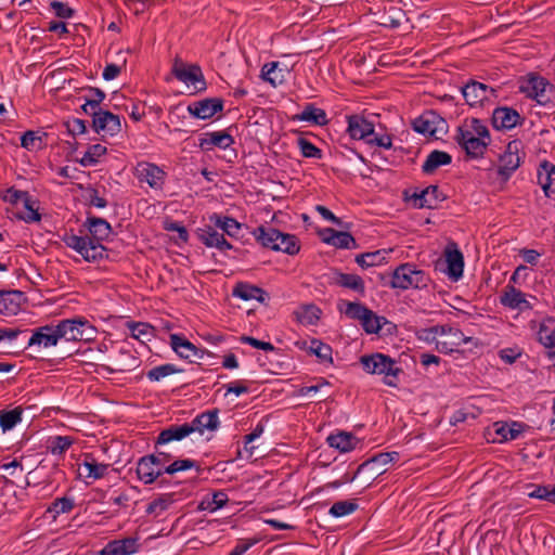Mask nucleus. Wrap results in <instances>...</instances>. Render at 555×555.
<instances>
[{
  "label": "nucleus",
  "instance_id": "obj_13",
  "mask_svg": "<svg viewBox=\"0 0 555 555\" xmlns=\"http://www.w3.org/2000/svg\"><path fill=\"white\" fill-rule=\"evenodd\" d=\"M171 72L178 80L193 85L198 92L207 88L202 68L196 64L186 67L180 59H176Z\"/></svg>",
  "mask_w": 555,
  "mask_h": 555
},
{
  "label": "nucleus",
  "instance_id": "obj_60",
  "mask_svg": "<svg viewBox=\"0 0 555 555\" xmlns=\"http://www.w3.org/2000/svg\"><path fill=\"white\" fill-rule=\"evenodd\" d=\"M494 426L496 427L495 433L501 436L503 440L516 439L520 434V429L516 428V426H519L517 423H513L512 426L495 423Z\"/></svg>",
  "mask_w": 555,
  "mask_h": 555
},
{
  "label": "nucleus",
  "instance_id": "obj_58",
  "mask_svg": "<svg viewBox=\"0 0 555 555\" xmlns=\"http://www.w3.org/2000/svg\"><path fill=\"white\" fill-rule=\"evenodd\" d=\"M343 305H346L345 314L353 320H359L361 322L362 315L369 313V308L363 306L360 302H351V301H341Z\"/></svg>",
  "mask_w": 555,
  "mask_h": 555
},
{
  "label": "nucleus",
  "instance_id": "obj_51",
  "mask_svg": "<svg viewBox=\"0 0 555 555\" xmlns=\"http://www.w3.org/2000/svg\"><path fill=\"white\" fill-rule=\"evenodd\" d=\"M278 68V63L272 62L270 64H266L262 67L261 76L262 78L270 82L273 87H276L278 85L283 82V74L281 69Z\"/></svg>",
  "mask_w": 555,
  "mask_h": 555
},
{
  "label": "nucleus",
  "instance_id": "obj_39",
  "mask_svg": "<svg viewBox=\"0 0 555 555\" xmlns=\"http://www.w3.org/2000/svg\"><path fill=\"white\" fill-rule=\"evenodd\" d=\"M388 253L385 249H379L370 253H363L356 256V262L363 269L380 266L386 262V255Z\"/></svg>",
  "mask_w": 555,
  "mask_h": 555
},
{
  "label": "nucleus",
  "instance_id": "obj_55",
  "mask_svg": "<svg viewBox=\"0 0 555 555\" xmlns=\"http://www.w3.org/2000/svg\"><path fill=\"white\" fill-rule=\"evenodd\" d=\"M196 467L199 470L198 464L194 460L185 459V460H176L171 464L167 465L164 470L168 475H173L178 472L188 470Z\"/></svg>",
  "mask_w": 555,
  "mask_h": 555
},
{
  "label": "nucleus",
  "instance_id": "obj_33",
  "mask_svg": "<svg viewBox=\"0 0 555 555\" xmlns=\"http://www.w3.org/2000/svg\"><path fill=\"white\" fill-rule=\"evenodd\" d=\"M23 293L21 291H0V313L15 315L21 309Z\"/></svg>",
  "mask_w": 555,
  "mask_h": 555
},
{
  "label": "nucleus",
  "instance_id": "obj_42",
  "mask_svg": "<svg viewBox=\"0 0 555 555\" xmlns=\"http://www.w3.org/2000/svg\"><path fill=\"white\" fill-rule=\"evenodd\" d=\"M23 409L22 406H16L13 410L0 411V426L3 431L11 430L22 421Z\"/></svg>",
  "mask_w": 555,
  "mask_h": 555
},
{
  "label": "nucleus",
  "instance_id": "obj_48",
  "mask_svg": "<svg viewBox=\"0 0 555 555\" xmlns=\"http://www.w3.org/2000/svg\"><path fill=\"white\" fill-rule=\"evenodd\" d=\"M358 509V504L353 500L338 501L335 502L328 513L335 518H340L352 514Z\"/></svg>",
  "mask_w": 555,
  "mask_h": 555
},
{
  "label": "nucleus",
  "instance_id": "obj_54",
  "mask_svg": "<svg viewBox=\"0 0 555 555\" xmlns=\"http://www.w3.org/2000/svg\"><path fill=\"white\" fill-rule=\"evenodd\" d=\"M297 145L300 150V153L304 157L307 158H322V151L317 147L312 142L305 138H298Z\"/></svg>",
  "mask_w": 555,
  "mask_h": 555
},
{
  "label": "nucleus",
  "instance_id": "obj_64",
  "mask_svg": "<svg viewBox=\"0 0 555 555\" xmlns=\"http://www.w3.org/2000/svg\"><path fill=\"white\" fill-rule=\"evenodd\" d=\"M403 195L405 199L413 202L414 208H425V206H428L427 204H430V202H426V199H424L422 190H418L417 188H415L412 192L411 190H405Z\"/></svg>",
  "mask_w": 555,
  "mask_h": 555
},
{
  "label": "nucleus",
  "instance_id": "obj_37",
  "mask_svg": "<svg viewBox=\"0 0 555 555\" xmlns=\"http://www.w3.org/2000/svg\"><path fill=\"white\" fill-rule=\"evenodd\" d=\"M210 222L214 223L216 228H219L227 233L229 236H237L241 231V223L237 222L234 218L228 216H221L218 214H214L210 216Z\"/></svg>",
  "mask_w": 555,
  "mask_h": 555
},
{
  "label": "nucleus",
  "instance_id": "obj_2",
  "mask_svg": "<svg viewBox=\"0 0 555 555\" xmlns=\"http://www.w3.org/2000/svg\"><path fill=\"white\" fill-rule=\"evenodd\" d=\"M254 235L263 247L275 251L296 255L300 249L299 242L295 235L283 233L273 227L260 225L254 231Z\"/></svg>",
  "mask_w": 555,
  "mask_h": 555
},
{
  "label": "nucleus",
  "instance_id": "obj_29",
  "mask_svg": "<svg viewBox=\"0 0 555 555\" xmlns=\"http://www.w3.org/2000/svg\"><path fill=\"white\" fill-rule=\"evenodd\" d=\"M538 183L541 185L546 197L555 193V165L548 160L540 163L538 169Z\"/></svg>",
  "mask_w": 555,
  "mask_h": 555
},
{
  "label": "nucleus",
  "instance_id": "obj_23",
  "mask_svg": "<svg viewBox=\"0 0 555 555\" xmlns=\"http://www.w3.org/2000/svg\"><path fill=\"white\" fill-rule=\"evenodd\" d=\"M347 131L351 139L365 140L374 135V125L361 115H350L347 117Z\"/></svg>",
  "mask_w": 555,
  "mask_h": 555
},
{
  "label": "nucleus",
  "instance_id": "obj_7",
  "mask_svg": "<svg viewBox=\"0 0 555 555\" xmlns=\"http://www.w3.org/2000/svg\"><path fill=\"white\" fill-rule=\"evenodd\" d=\"M435 269L446 273L452 281H459L463 275L464 257L455 243L447 245L443 258L435 263Z\"/></svg>",
  "mask_w": 555,
  "mask_h": 555
},
{
  "label": "nucleus",
  "instance_id": "obj_28",
  "mask_svg": "<svg viewBox=\"0 0 555 555\" xmlns=\"http://www.w3.org/2000/svg\"><path fill=\"white\" fill-rule=\"evenodd\" d=\"M323 242L333 245L336 248H357L358 244L354 237L345 231H336L332 228H326L321 232Z\"/></svg>",
  "mask_w": 555,
  "mask_h": 555
},
{
  "label": "nucleus",
  "instance_id": "obj_25",
  "mask_svg": "<svg viewBox=\"0 0 555 555\" xmlns=\"http://www.w3.org/2000/svg\"><path fill=\"white\" fill-rule=\"evenodd\" d=\"M197 238L207 247H216L219 250L231 249L232 245L211 225L199 228L196 231Z\"/></svg>",
  "mask_w": 555,
  "mask_h": 555
},
{
  "label": "nucleus",
  "instance_id": "obj_14",
  "mask_svg": "<svg viewBox=\"0 0 555 555\" xmlns=\"http://www.w3.org/2000/svg\"><path fill=\"white\" fill-rule=\"evenodd\" d=\"M522 90L540 105L545 106L555 101V86L542 77L531 78Z\"/></svg>",
  "mask_w": 555,
  "mask_h": 555
},
{
  "label": "nucleus",
  "instance_id": "obj_34",
  "mask_svg": "<svg viewBox=\"0 0 555 555\" xmlns=\"http://www.w3.org/2000/svg\"><path fill=\"white\" fill-rule=\"evenodd\" d=\"M327 443L340 452H349L357 447L359 440L351 433L338 431L327 437Z\"/></svg>",
  "mask_w": 555,
  "mask_h": 555
},
{
  "label": "nucleus",
  "instance_id": "obj_6",
  "mask_svg": "<svg viewBox=\"0 0 555 555\" xmlns=\"http://www.w3.org/2000/svg\"><path fill=\"white\" fill-rule=\"evenodd\" d=\"M60 338L68 341H89L96 336V328L82 317L62 320L57 323Z\"/></svg>",
  "mask_w": 555,
  "mask_h": 555
},
{
  "label": "nucleus",
  "instance_id": "obj_27",
  "mask_svg": "<svg viewBox=\"0 0 555 555\" xmlns=\"http://www.w3.org/2000/svg\"><path fill=\"white\" fill-rule=\"evenodd\" d=\"M170 346L180 358L191 362L193 361L192 358H202L205 353L204 350H199L190 340L178 334L170 335Z\"/></svg>",
  "mask_w": 555,
  "mask_h": 555
},
{
  "label": "nucleus",
  "instance_id": "obj_61",
  "mask_svg": "<svg viewBox=\"0 0 555 555\" xmlns=\"http://www.w3.org/2000/svg\"><path fill=\"white\" fill-rule=\"evenodd\" d=\"M128 327L131 332L132 337H134L137 339L149 338L153 332V326L147 323H143V322L129 323Z\"/></svg>",
  "mask_w": 555,
  "mask_h": 555
},
{
  "label": "nucleus",
  "instance_id": "obj_46",
  "mask_svg": "<svg viewBox=\"0 0 555 555\" xmlns=\"http://www.w3.org/2000/svg\"><path fill=\"white\" fill-rule=\"evenodd\" d=\"M26 212L23 216H20L27 223L38 222L41 220V215L38 212V201L34 199L29 193H27L26 197L22 201Z\"/></svg>",
  "mask_w": 555,
  "mask_h": 555
},
{
  "label": "nucleus",
  "instance_id": "obj_38",
  "mask_svg": "<svg viewBox=\"0 0 555 555\" xmlns=\"http://www.w3.org/2000/svg\"><path fill=\"white\" fill-rule=\"evenodd\" d=\"M335 284L352 289L361 295H364L365 293L364 282L362 278L357 274L337 272L335 276Z\"/></svg>",
  "mask_w": 555,
  "mask_h": 555
},
{
  "label": "nucleus",
  "instance_id": "obj_4",
  "mask_svg": "<svg viewBox=\"0 0 555 555\" xmlns=\"http://www.w3.org/2000/svg\"><path fill=\"white\" fill-rule=\"evenodd\" d=\"M154 447L155 454L144 455L137 463V476L145 485L155 482L163 474H166L164 468L172 459L170 452L159 449L160 446L155 443Z\"/></svg>",
  "mask_w": 555,
  "mask_h": 555
},
{
  "label": "nucleus",
  "instance_id": "obj_24",
  "mask_svg": "<svg viewBox=\"0 0 555 555\" xmlns=\"http://www.w3.org/2000/svg\"><path fill=\"white\" fill-rule=\"evenodd\" d=\"M140 360L129 350H120L117 357L111 360V366L102 365L111 373H126L139 367Z\"/></svg>",
  "mask_w": 555,
  "mask_h": 555
},
{
  "label": "nucleus",
  "instance_id": "obj_5",
  "mask_svg": "<svg viewBox=\"0 0 555 555\" xmlns=\"http://www.w3.org/2000/svg\"><path fill=\"white\" fill-rule=\"evenodd\" d=\"M429 278L423 271L416 268L415 264L406 262L397 267L389 281L391 288H399L402 291L409 288H424L428 285Z\"/></svg>",
  "mask_w": 555,
  "mask_h": 555
},
{
  "label": "nucleus",
  "instance_id": "obj_47",
  "mask_svg": "<svg viewBox=\"0 0 555 555\" xmlns=\"http://www.w3.org/2000/svg\"><path fill=\"white\" fill-rule=\"evenodd\" d=\"M183 372L182 369L177 367L175 364L167 363L162 364L158 366H155L146 372V377L151 382H159L165 377H168L169 375H172L175 373H181Z\"/></svg>",
  "mask_w": 555,
  "mask_h": 555
},
{
  "label": "nucleus",
  "instance_id": "obj_35",
  "mask_svg": "<svg viewBox=\"0 0 555 555\" xmlns=\"http://www.w3.org/2000/svg\"><path fill=\"white\" fill-rule=\"evenodd\" d=\"M295 120L308 121L317 126H325L328 122L324 109L307 104L300 114L294 117Z\"/></svg>",
  "mask_w": 555,
  "mask_h": 555
},
{
  "label": "nucleus",
  "instance_id": "obj_45",
  "mask_svg": "<svg viewBox=\"0 0 555 555\" xmlns=\"http://www.w3.org/2000/svg\"><path fill=\"white\" fill-rule=\"evenodd\" d=\"M173 502V494H163L147 505L146 513L158 517L163 512L167 511Z\"/></svg>",
  "mask_w": 555,
  "mask_h": 555
},
{
  "label": "nucleus",
  "instance_id": "obj_56",
  "mask_svg": "<svg viewBox=\"0 0 555 555\" xmlns=\"http://www.w3.org/2000/svg\"><path fill=\"white\" fill-rule=\"evenodd\" d=\"M422 194L426 202H430L429 206H425V208L434 209L437 207L438 203L444 199L442 193L440 192L438 185H429L422 190Z\"/></svg>",
  "mask_w": 555,
  "mask_h": 555
},
{
  "label": "nucleus",
  "instance_id": "obj_20",
  "mask_svg": "<svg viewBox=\"0 0 555 555\" xmlns=\"http://www.w3.org/2000/svg\"><path fill=\"white\" fill-rule=\"evenodd\" d=\"M524 119L519 113L512 107H496L492 113V126L498 130H509L521 124Z\"/></svg>",
  "mask_w": 555,
  "mask_h": 555
},
{
  "label": "nucleus",
  "instance_id": "obj_1",
  "mask_svg": "<svg viewBox=\"0 0 555 555\" xmlns=\"http://www.w3.org/2000/svg\"><path fill=\"white\" fill-rule=\"evenodd\" d=\"M219 410L214 409L196 415L190 423L171 425L163 429L157 438V446H166L171 441H180L193 433L204 435L206 430L215 431L220 426Z\"/></svg>",
  "mask_w": 555,
  "mask_h": 555
},
{
  "label": "nucleus",
  "instance_id": "obj_30",
  "mask_svg": "<svg viewBox=\"0 0 555 555\" xmlns=\"http://www.w3.org/2000/svg\"><path fill=\"white\" fill-rule=\"evenodd\" d=\"M232 295L243 300L256 299L261 304H267L269 300V295L264 289L244 282H240L234 286Z\"/></svg>",
  "mask_w": 555,
  "mask_h": 555
},
{
  "label": "nucleus",
  "instance_id": "obj_40",
  "mask_svg": "<svg viewBox=\"0 0 555 555\" xmlns=\"http://www.w3.org/2000/svg\"><path fill=\"white\" fill-rule=\"evenodd\" d=\"M44 138H47V133H39V131L28 130L21 138L22 147L28 151H39L42 150L46 145Z\"/></svg>",
  "mask_w": 555,
  "mask_h": 555
},
{
  "label": "nucleus",
  "instance_id": "obj_63",
  "mask_svg": "<svg viewBox=\"0 0 555 555\" xmlns=\"http://www.w3.org/2000/svg\"><path fill=\"white\" fill-rule=\"evenodd\" d=\"M528 495L530 498H535L555 503V486L553 488H548L547 486H539Z\"/></svg>",
  "mask_w": 555,
  "mask_h": 555
},
{
  "label": "nucleus",
  "instance_id": "obj_17",
  "mask_svg": "<svg viewBox=\"0 0 555 555\" xmlns=\"http://www.w3.org/2000/svg\"><path fill=\"white\" fill-rule=\"evenodd\" d=\"M461 90L469 106L482 105L490 96H496V91L493 88L476 80L468 81Z\"/></svg>",
  "mask_w": 555,
  "mask_h": 555
},
{
  "label": "nucleus",
  "instance_id": "obj_52",
  "mask_svg": "<svg viewBox=\"0 0 555 555\" xmlns=\"http://www.w3.org/2000/svg\"><path fill=\"white\" fill-rule=\"evenodd\" d=\"M310 351L315 354L322 362H333L332 347L319 339L311 340Z\"/></svg>",
  "mask_w": 555,
  "mask_h": 555
},
{
  "label": "nucleus",
  "instance_id": "obj_44",
  "mask_svg": "<svg viewBox=\"0 0 555 555\" xmlns=\"http://www.w3.org/2000/svg\"><path fill=\"white\" fill-rule=\"evenodd\" d=\"M385 323H387L386 318L376 315L372 310L363 314L361 320V325L367 334H377Z\"/></svg>",
  "mask_w": 555,
  "mask_h": 555
},
{
  "label": "nucleus",
  "instance_id": "obj_15",
  "mask_svg": "<svg viewBox=\"0 0 555 555\" xmlns=\"http://www.w3.org/2000/svg\"><path fill=\"white\" fill-rule=\"evenodd\" d=\"M455 141L472 158L481 157L487 150L490 141L476 137L473 131L459 127L456 130Z\"/></svg>",
  "mask_w": 555,
  "mask_h": 555
},
{
  "label": "nucleus",
  "instance_id": "obj_8",
  "mask_svg": "<svg viewBox=\"0 0 555 555\" xmlns=\"http://www.w3.org/2000/svg\"><path fill=\"white\" fill-rule=\"evenodd\" d=\"M524 144L520 140H513L508 142L504 153L500 156L498 175L504 181H507L514 171H516L520 166L522 158L525 157V153L520 154Z\"/></svg>",
  "mask_w": 555,
  "mask_h": 555
},
{
  "label": "nucleus",
  "instance_id": "obj_11",
  "mask_svg": "<svg viewBox=\"0 0 555 555\" xmlns=\"http://www.w3.org/2000/svg\"><path fill=\"white\" fill-rule=\"evenodd\" d=\"M400 455L396 451L380 452L364 463H369L370 467L366 468V473L363 475L361 486L367 488L371 483L380 475L387 472V465L395 463L399 460Z\"/></svg>",
  "mask_w": 555,
  "mask_h": 555
},
{
  "label": "nucleus",
  "instance_id": "obj_59",
  "mask_svg": "<svg viewBox=\"0 0 555 555\" xmlns=\"http://www.w3.org/2000/svg\"><path fill=\"white\" fill-rule=\"evenodd\" d=\"M74 443V439L69 436H56L51 442V453L54 455L63 454Z\"/></svg>",
  "mask_w": 555,
  "mask_h": 555
},
{
  "label": "nucleus",
  "instance_id": "obj_26",
  "mask_svg": "<svg viewBox=\"0 0 555 555\" xmlns=\"http://www.w3.org/2000/svg\"><path fill=\"white\" fill-rule=\"evenodd\" d=\"M501 304L511 309H518L520 311L531 310L532 304L527 298V295L514 286H506L504 294L501 296Z\"/></svg>",
  "mask_w": 555,
  "mask_h": 555
},
{
  "label": "nucleus",
  "instance_id": "obj_18",
  "mask_svg": "<svg viewBox=\"0 0 555 555\" xmlns=\"http://www.w3.org/2000/svg\"><path fill=\"white\" fill-rule=\"evenodd\" d=\"M92 127L96 133L114 135L120 131L121 124L118 115L99 109L92 112Z\"/></svg>",
  "mask_w": 555,
  "mask_h": 555
},
{
  "label": "nucleus",
  "instance_id": "obj_9",
  "mask_svg": "<svg viewBox=\"0 0 555 555\" xmlns=\"http://www.w3.org/2000/svg\"><path fill=\"white\" fill-rule=\"evenodd\" d=\"M64 244L76 250L78 254L82 256V258L88 262L98 261L107 257L106 248H100L94 246L93 243L90 242L89 236H80L74 233H66L62 237Z\"/></svg>",
  "mask_w": 555,
  "mask_h": 555
},
{
  "label": "nucleus",
  "instance_id": "obj_53",
  "mask_svg": "<svg viewBox=\"0 0 555 555\" xmlns=\"http://www.w3.org/2000/svg\"><path fill=\"white\" fill-rule=\"evenodd\" d=\"M321 310L314 306H305L300 312L297 313L298 320L308 325L315 324L320 319Z\"/></svg>",
  "mask_w": 555,
  "mask_h": 555
},
{
  "label": "nucleus",
  "instance_id": "obj_49",
  "mask_svg": "<svg viewBox=\"0 0 555 555\" xmlns=\"http://www.w3.org/2000/svg\"><path fill=\"white\" fill-rule=\"evenodd\" d=\"M429 333H441V334H452V340H451V345H453L456 349L462 346V345H465L467 344L470 338L469 337H465L464 334L460 331V330H456V328H453V327H448L446 328V326H435V327H431L430 330H428Z\"/></svg>",
  "mask_w": 555,
  "mask_h": 555
},
{
  "label": "nucleus",
  "instance_id": "obj_19",
  "mask_svg": "<svg viewBox=\"0 0 555 555\" xmlns=\"http://www.w3.org/2000/svg\"><path fill=\"white\" fill-rule=\"evenodd\" d=\"M222 109L223 100L220 98H207L188 106V112L198 119H209Z\"/></svg>",
  "mask_w": 555,
  "mask_h": 555
},
{
  "label": "nucleus",
  "instance_id": "obj_62",
  "mask_svg": "<svg viewBox=\"0 0 555 555\" xmlns=\"http://www.w3.org/2000/svg\"><path fill=\"white\" fill-rule=\"evenodd\" d=\"M74 508V502L72 499L63 496L61 499L54 500V502L49 507V512H53L56 515L69 513Z\"/></svg>",
  "mask_w": 555,
  "mask_h": 555
},
{
  "label": "nucleus",
  "instance_id": "obj_50",
  "mask_svg": "<svg viewBox=\"0 0 555 555\" xmlns=\"http://www.w3.org/2000/svg\"><path fill=\"white\" fill-rule=\"evenodd\" d=\"M538 339L546 348L555 347V325L553 323H541Z\"/></svg>",
  "mask_w": 555,
  "mask_h": 555
},
{
  "label": "nucleus",
  "instance_id": "obj_12",
  "mask_svg": "<svg viewBox=\"0 0 555 555\" xmlns=\"http://www.w3.org/2000/svg\"><path fill=\"white\" fill-rule=\"evenodd\" d=\"M412 128L421 134L437 137L447 131L448 124L436 112L426 111L412 121Z\"/></svg>",
  "mask_w": 555,
  "mask_h": 555
},
{
  "label": "nucleus",
  "instance_id": "obj_31",
  "mask_svg": "<svg viewBox=\"0 0 555 555\" xmlns=\"http://www.w3.org/2000/svg\"><path fill=\"white\" fill-rule=\"evenodd\" d=\"M138 548V539L125 538L108 542L101 553L102 555H131L134 554Z\"/></svg>",
  "mask_w": 555,
  "mask_h": 555
},
{
  "label": "nucleus",
  "instance_id": "obj_16",
  "mask_svg": "<svg viewBox=\"0 0 555 555\" xmlns=\"http://www.w3.org/2000/svg\"><path fill=\"white\" fill-rule=\"evenodd\" d=\"M31 335L27 337V348H50L56 346L60 338L57 324H47L29 331Z\"/></svg>",
  "mask_w": 555,
  "mask_h": 555
},
{
  "label": "nucleus",
  "instance_id": "obj_57",
  "mask_svg": "<svg viewBox=\"0 0 555 555\" xmlns=\"http://www.w3.org/2000/svg\"><path fill=\"white\" fill-rule=\"evenodd\" d=\"M464 128L466 130L473 131L476 137L490 141V132L482 120L478 118H470L468 121H466Z\"/></svg>",
  "mask_w": 555,
  "mask_h": 555
},
{
  "label": "nucleus",
  "instance_id": "obj_36",
  "mask_svg": "<svg viewBox=\"0 0 555 555\" xmlns=\"http://www.w3.org/2000/svg\"><path fill=\"white\" fill-rule=\"evenodd\" d=\"M452 157L449 153L435 150L429 153L422 166V170L426 175L434 173L440 166L451 164Z\"/></svg>",
  "mask_w": 555,
  "mask_h": 555
},
{
  "label": "nucleus",
  "instance_id": "obj_3",
  "mask_svg": "<svg viewBox=\"0 0 555 555\" xmlns=\"http://www.w3.org/2000/svg\"><path fill=\"white\" fill-rule=\"evenodd\" d=\"M363 370L369 374L384 375V384L389 387L398 386V376L402 373L396 361L384 353L365 354L360 358Z\"/></svg>",
  "mask_w": 555,
  "mask_h": 555
},
{
  "label": "nucleus",
  "instance_id": "obj_10",
  "mask_svg": "<svg viewBox=\"0 0 555 555\" xmlns=\"http://www.w3.org/2000/svg\"><path fill=\"white\" fill-rule=\"evenodd\" d=\"M29 330L0 327V344H4L0 353L17 356L27 349Z\"/></svg>",
  "mask_w": 555,
  "mask_h": 555
},
{
  "label": "nucleus",
  "instance_id": "obj_21",
  "mask_svg": "<svg viewBox=\"0 0 555 555\" xmlns=\"http://www.w3.org/2000/svg\"><path fill=\"white\" fill-rule=\"evenodd\" d=\"M165 171L151 163H139L135 168V176L140 182H146L153 189H162L165 179Z\"/></svg>",
  "mask_w": 555,
  "mask_h": 555
},
{
  "label": "nucleus",
  "instance_id": "obj_41",
  "mask_svg": "<svg viewBox=\"0 0 555 555\" xmlns=\"http://www.w3.org/2000/svg\"><path fill=\"white\" fill-rule=\"evenodd\" d=\"M82 467L86 469L87 478L100 479L107 474L109 465L98 463L94 457L88 455L82 463Z\"/></svg>",
  "mask_w": 555,
  "mask_h": 555
},
{
  "label": "nucleus",
  "instance_id": "obj_22",
  "mask_svg": "<svg viewBox=\"0 0 555 555\" xmlns=\"http://www.w3.org/2000/svg\"><path fill=\"white\" fill-rule=\"evenodd\" d=\"M86 225L90 232L89 240L94 246L105 248L102 241L107 238L112 232L111 224L103 218L89 216L86 220Z\"/></svg>",
  "mask_w": 555,
  "mask_h": 555
},
{
  "label": "nucleus",
  "instance_id": "obj_32",
  "mask_svg": "<svg viewBox=\"0 0 555 555\" xmlns=\"http://www.w3.org/2000/svg\"><path fill=\"white\" fill-rule=\"evenodd\" d=\"M234 143L233 137L227 131H215L204 133L203 138L199 139L198 146L202 150L208 151L212 146L220 149H228Z\"/></svg>",
  "mask_w": 555,
  "mask_h": 555
},
{
  "label": "nucleus",
  "instance_id": "obj_43",
  "mask_svg": "<svg viewBox=\"0 0 555 555\" xmlns=\"http://www.w3.org/2000/svg\"><path fill=\"white\" fill-rule=\"evenodd\" d=\"M106 152L107 149L104 145L93 144L88 147L83 156L80 159H77V162L83 167L93 166L99 162L101 156L106 154Z\"/></svg>",
  "mask_w": 555,
  "mask_h": 555
}]
</instances>
